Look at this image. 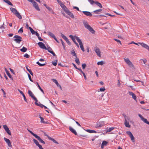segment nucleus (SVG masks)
Masks as SVG:
<instances>
[{
	"label": "nucleus",
	"instance_id": "46",
	"mask_svg": "<svg viewBox=\"0 0 149 149\" xmlns=\"http://www.w3.org/2000/svg\"><path fill=\"white\" fill-rule=\"evenodd\" d=\"M51 141H52L53 142L56 143L57 144H58V142H57L56 140H55L54 139H51Z\"/></svg>",
	"mask_w": 149,
	"mask_h": 149
},
{
	"label": "nucleus",
	"instance_id": "52",
	"mask_svg": "<svg viewBox=\"0 0 149 149\" xmlns=\"http://www.w3.org/2000/svg\"><path fill=\"white\" fill-rule=\"evenodd\" d=\"M83 69H84L86 66V65L85 64H82V65Z\"/></svg>",
	"mask_w": 149,
	"mask_h": 149
},
{
	"label": "nucleus",
	"instance_id": "47",
	"mask_svg": "<svg viewBox=\"0 0 149 149\" xmlns=\"http://www.w3.org/2000/svg\"><path fill=\"white\" fill-rule=\"evenodd\" d=\"M114 40L116 41L117 42L119 43L121 45H122V43H121V42L119 40H118V39H114Z\"/></svg>",
	"mask_w": 149,
	"mask_h": 149
},
{
	"label": "nucleus",
	"instance_id": "17",
	"mask_svg": "<svg viewBox=\"0 0 149 149\" xmlns=\"http://www.w3.org/2000/svg\"><path fill=\"white\" fill-rule=\"evenodd\" d=\"M69 130L71 132L74 133L75 135H77V134L76 131L71 127H69Z\"/></svg>",
	"mask_w": 149,
	"mask_h": 149
},
{
	"label": "nucleus",
	"instance_id": "5",
	"mask_svg": "<svg viewBox=\"0 0 149 149\" xmlns=\"http://www.w3.org/2000/svg\"><path fill=\"white\" fill-rule=\"evenodd\" d=\"M28 93L31 97L35 101V103L37 104V102L38 101V100L34 96L33 93L31 91L29 90Z\"/></svg>",
	"mask_w": 149,
	"mask_h": 149
},
{
	"label": "nucleus",
	"instance_id": "21",
	"mask_svg": "<svg viewBox=\"0 0 149 149\" xmlns=\"http://www.w3.org/2000/svg\"><path fill=\"white\" fill-rule=\"evenodd\" d=\"M125 125V126L128 127L130 128L131 127V126L130 125L129 123V122H127V120H125V121L124 123Z\"/></svg>",
	"mask_w": 149,
	"mask_h": 149
},
{
	"label": "nucleus",
	"instance_id": "29",
	"mask_svg": "<svg viewBox=\"0 0 149 149\" xmlns=\"http://www.w3.org/2000/svg\"><path fill=\"white\" fill-rule=\"evenodd\" d=\"M86 131L87 132L90 133H96V132L94 130H86Z\"/></svg>",
	"mask_w": 149,
	"mask_h": 149
},
{
	"label": "nucleus",
	"instance_id": "63",
	"mask_svg": "<svg viewBox=\"0 0 149 149\" xmlns=\"http://www.w3.org/2000/svg\"><path fill=\"white\" fill-rule=\"evenodd\" d=\"M9 69H10V72L14 74H15V72L14 71V70L12 69L11 68H10Z\"/></svg>",
	"mask_w": 149,
	"mask_h": 149
},
{
	"label": "nucleus",
	"instance_id": "26",
	"mask_svg": "<svg viewBox=\"0 0 149 149\" xmlns=\"http://www.w3.org/2000/svg\"><path fill=\"white\" fill-rule=\"evenodd\" d=\"M27 49L26 47H23L22 49H20V50L22 52H26L27 51Z\"/></svg>",
	"mask_w": 149,
	"mask_h": 149
},
{
	"label": "nucleus",
	"instance_id": "42",
	"mask_svg": "<svg viewBox=\"0 0 149 149\" xmlns=\"http://www.w3.org/2000/svg\"><path fill=\"white\" fill-rule=\"evenodd\" d=\"M36 104L37 106H39L40 107H41L42 108L44 106L41 104H38V103L37 102V104Z\"/></svg>",
	"mask_w": 149,
	"mask_h": 149
},
{
	"label": "nucleus",
	"instance_id": "11",
	"mask_svg": "<svg viewBox=\"0 0 149 149\" xmlns=\"http://www.w3.org/2000/svg\"><path fill=\"white\" fill-rule=\"evenodd\" d=\"M139 43L143 47L149 50V46L148 45L144 43H141V42H139Z\"/></svg>",
	"mask_w": 149,
	"mask_h": 149
},
{
	"label": "nucleus",
	"instance_id": "12",
	"mask_svg": "<svg viewBox=\"0 0 149 149\" xmlns=\"http://www.w3.org/2000/svg\"><path fill=\"white\" fill-rule=\"evenodd\" d=\"M4 139L6 142L8 144V146L9 147H11L12 145L11 144L10 141L9 139L4 137Z\"/></svg>",
	"mask_w": 149,
	"mask_h": 149
},
{
	"label": "nucleus",
	"instance_id": "32",
	"mask_svg": "<svg viewBox=\"0 0 149 149\" xmlns=\"http://www.w3.org/2000/svg\"><path fill=\"white\" fill-rule=\"evenodd\" d=\"M76 63L78 65H79L80 63V61H79V60L78 58H77V57L76 58L75 60Z\"/></svg>",
	"mask_w": 149,
	"mask_h": 149
},
{
	"label": "nucleus",
	"instance_id": "51",
	"mask_svg": "<svg viewBox=\"0 0 149 149\" xmlns=\"http://www.w3.org/2000/svg\"><path fill=\"white\" fill-rule=\"evenodd\" d=\"M132 97L135 100H136V95H135V94H134V95H133L132 96Z\"/></svg>",
	"mask_w": 149,
	"mask_h": 149
},
{
	"label": "nucleus",
	"instance_id": "23",
	"mask_svg": "<svg viewBox=\"0 0 149 149\" xmlns=\"http://www.w3.org/2000/svg\"><path fill=\"white\" fill-rule=\"evenodd\" d=\"M16 17L19 19H22V17L20 13L18 12L15 15Z\"/></svg>",
	"mask_w": 149,
	"mask_h": 149
},
{
	"label": "nucleus",
	"instance_id": "61",
	"mask_svg": "<svg viewBox=\"0 0 149 149\" xmlns=\"http://www.w3.org/2000/svg\"><path fill=\"white\" fill-rule=\"evenodd\" d=\"M66 42H67L68 44L69 45H70L71 43L69 40L68 39L67 40H66Z\"/></svg>",
	"mask_w": 149,
	"mask_h": 149
},
{
	"label": "nucleus",
	"instance_id": "6",
	"mask_svg": "<svg viewBox=\"0 0 149 149\" xmlns=\"http://www.w3.org/2000/svg\"><path fill=\"white\" fill-rule=\"evenodd\" d=\"M76 40L79 43L81 50L83 52L84 51V49L82 41L79 37H76Z\"/></svg>",
	"mask_w": 149,
	"mask_h": 149
},
{
	"label": "nucleus",
	"instance_id": "38",
	"mask_svg": "<svg viewBox=\"0 0 149 149\" xmlns=\"http://www.w3.org/2000/svg\"><path fill=\"white\" fill-rule=\"evenodd\" d=\"M36 63L37 64H38V65L39 66H44L45 65V63H44V64H41L39 62H36Z\"/></svg>",
	"mask_w": 149,
	"mask_h": 149
},
{
	"label": "nucleus",
	"instance_id": "9",
	"mask_svg": "<svg viewBox=\"0 0 149 149\" xmlns=\"http://www.w3.org/2000/svg\"><path fill=\"white\" fill-rule=\"evenodd\" d=\"M3 127L6 132L9 135H11V133L9 129L6 125H4L3 126Z\"/></svg>",
	"mask_w": 149,
	"mask_h": 149
},
{
	"label": "nucleus",
	"instance_id": "64",
	"mask_svg": "<svg viewBox=\"0 0 149 149\" xmlns=\"http://www.w3.org/2000/svg\"><path fill=\"white\" fill-rule=\"evenodd\" d=\"M143 61V63L145 64L147 62V60L146 59H141Z\"/></svg>",
	"mask_w": 149,
	"mask_h": 149
},
{
	"label": "nucleus",
	"instance_id": "58",
	"mask_svg": "<svg viewBox=\"0 0 149 149\" xmlns=\"http://www.w3.org/2000/svg\"><path fill=\"white\" fill-rule=\"evenodd\" d=\"M17 90L19 92V93L22 94V95H23L24 94V93L22 92V91L20 90L19 89H18Z\"/></svg>",
	"mask_w": 149,
	"mask_h": 149
},
{
	"label": "nucleus",
	"instance_id": "15",
	"mask_svg": "<svg viewBox=\"0 0 149 149\" xmlns=\"http://www.w3.org/2000/svg\"><path fill=\"white\" fill-rule=\"evenodd\" d=\"M83 13L86 16L91 17L92 16V14L89 12L83 11Z\"/></svg>",
	"mask_w": 149,
	"mask_h": 149
},
{
	"label": "nucleus",
	"instance_id": "34",
	"mask_svg": "<svg viewBox=\"0 0 149 149\" xmlns=\"http://www.w3.org/2000/svg\"><path fill=\"white\" fill-rule=\"evenodd\" d=\"M27 130L31 134H32L33 136L35 137L37 135V134H34V133H33L30 130H28V129H27Z\"/></svg>",
	"mask_w": 149,
	"mask_h": 149
},
{
	"label": "nucleus",
	"instance_id": "53",
	"mask_svg": "<svg viewBox=\"0 0 149 149\" xmlns=\"http://www.w3.org/2000/svg\"><path fill=\"white\" fill-rule=\"evenodd\" d=\"M134 81H136V82H139V83H142V84H143L144 83L143 81H140V80H136V79H134Z\"/></svg>",
	"mask_w": 149,
	"mask_h": 149
},
{
	"label": "nucleus",
	"instance_id": "44",
	"mask_svg": "<svg viewBox=\"0 0 149 149\" xmlns=\"http://www.w3.org/2000/svg\"><path fill=\"white\" fill-rule=\"evenodd\" d=\"M124 117L125 119V120L127 121V120H130V118L127 116H126V115H125V116H124Z\"/></svg>",
	"mask_w": 149,
	"mask_h": 149
},
{
	"label": "nucleus",
	"instance_id": "22",
	"mask_svg": "<svg viewBox=\"0 0 149 149\" xmlns=\"http://www.w3.org/2000/svg\"><path fill=\"white\" fill-rule=\"evenodd\" d=\"M70 37L71 38V39L74 42H75L76 41L75 39L76 40V37H78L76 36H74V37H73V36H72V35H70Z\"/></svg>",
	"mask_w": 149,
	"mask_h": 149
},
{
	"label": "nucleus",
	"instance_id": "4",
	"mask_svg": "<svg viewBox=\"0 0 149 149\" xmlns=\"http://www.w3.org/2000/svg\"><path fill=\"white\" fill-rule=\"evenodd\" d=\"M125 62L129 66L130 68H134V66L128 58H124Z\"/></svg>",
	"mask_w": 149,
	"mask_h": 149
},
{
	"label": "nucleus",
	"instance_id": "39",
	"mask_svg": "<svg viewBox=\"0 0 149 149\" xmlns=\"http://www.w3.org/2000/svg\"><path fill=\"white\" fill-rule=\"evenodd\" d=\"M57 60H56L52 62V64L53 65L55 66H56L57 64Z\"/></svg>",
	"mask_w": 149,
	"mask_h": 149
},
{
	"label": "nucleus",
	"instance_id": "13",
	"mask_svg": "<svg viewBox=\"0 0 149 149\" xmlns=\"http://www.w3.org/2000/svg\"><path fill=\"white\" fill-rule=\"evenodd\" d=\"M110 25L109 23H106L103 24V28L107 29L110 26Z\"/></svg>",
	"mask_w": 149,
	"mask_h": 149
},
{
	"label": "nucleus",
	"instance_id": "62",
	"mask_svg": "<svg viewBox=\"0 0 149 149\" xmlns=\"http://www.w3.org/2000/svg\"><path fill=\"white\" fill-rule=\"evenodd\" d=\"M57 86L58 87V88H59L61 90H62V87H61V86L60 85V84H56Z\"/></svg>",
	"mask_w": 149,
	"mask_h": 149
},
{
	"label": "nucleus",
	"instance_id": "14",
	"mask_svg": "<svg viewBox=\"0 0 149 149\" xmlns=\"http://www.w3.org/2000/svg\"><path fill=\"white\" fill-rule=\"evenodd\" d=\"M47 50L48 51L52 54H53L54 56H56V54H55V53L52 50V49L50 47H48Z\"/></svg>",
	"mask_w": 149,
	"mask_h": 149
},
{
	"label": "nucleus",
	"instance_id": "41",
	"mask_svg": "<svg viewBox=\"0 0 149 149\" xmlns=\"http://www.w3.org/2000/svg\"><path fill=\"white\" fill-rule=\"evenodd\" d=\"M88 1L91 4H93L95 2L93 1V0H88Z\"/></svg>",
	"mask_w": 149,
	"mask_h": 149
},
{
	"label": "nucleus",
	"instance_id": "18",
	"mask_svg": "<svg viewBox=\"0 0 149 149\" xmlns=\"http://www.w3.org/2000/svg\"><path fill=\"white\" fill-rule=\"evenodd\" d=\"M115 128L114 127H111L109 128L107 130H104V131H105V133H106L108 132H111V131L113 130Z\"/></svg>",
	"mask_w": 149,
	"mask_h": 149
},
{
	"label": "nucleus",
	"instance_id": "43",
	"mask_svg": "<svg viewBox=\"0 0 149 149\" xmlns=\"http://www.w3.org/2000/svg\"><path fill=\"white\" fill-rule=\"evenodd\" d=\"M38 88H39L40 89V90L43 93H44V91H43V90L41 88V87H40V86H39V84H38Z\"/></svg>",
	"mask_w": 149,
	"mask_h": 149
},
{
	"label": "nucleus",
	"instance_id": "33",
	"mask_svg": "<svg viewBox=\"0 0 149 149\" xmlns=\"http://www.w3.org/2000/svg\"><path fill=\"white\" fill-rule=\"evenodd\" d=\"M142 121H143L145 123L149 125V122L146 119L144 118V119Z\"/></svg>",
	"mask_w": 149,
	"mask_h": 149
},
{
	"label": "nucleus",
	"instance_id": "37",
	"mask_svg": "<svg viewBox=\"0 0 149 149\" xmlns=\"http://www.w3.org/2000/svg\"><path fill=\"white\" fill-rule=\"evenodd\" d=\"M71 54H72L73 55V56H75L76 57V58L77 57V56L76 55V54L75 53L74 50L72 51L71 52Z\"/></svg>",
	"mask_w": 149,
	"mask_h": 149
},
{
	"label": "nucleus",
	"instance_id": "1",
	"mask_svg": "<svg viewBox=\"0 0 149 149\" xmlns=\"http://www.w3.org/2000/svg\"><path fill=\"white\" fill-rule=\"evenodd\" d=\"M83 24L85 28L88 30L90 32L92 33H95V31L88 24L87 22L86 21L84 22Z\"/></svg>",
	"mask_w": 149,
	"mask_h": 149
},
{
	"label": "nucleus",
	"instance_id": "60",
	"mask_svg": "<svg viewBox=\"0 0 149 149\" xmlns=\"http://www.w3.org/2000/svg\"><path fill=\"white\" fill-rule=\"evenodd\" d=\"M128 93H129V94L130 95H132V96L133 95H134V93H132V92H128Z\"/></svg>",
	"mask_w": 149,
	"mask_h": 149
},
{
	"label": "nucleus",
	"instance_id": "49",
	"mask_svg": "<svg viewBox=\"0 0 149 149\" xmlns=\"http://www.w3.org/2000/svg\"><path fill=\"white\" fill-rule=\"evenodd\" d=\"M40 118L41 119V122L43 123H45V122L44 121V118L41 116H40Z\"/></svg>",
	"mask_w": 149,
	"mask_h": 149
},
{
	"label": "nucleus",
	"instance_id": "50",
	"mask_svg": "<svg viewBox=\"0 0 149 149\" xmlns=\"http://www.w3.org/2000/svg\"><path fill=\"white\" fill-rule=\"evenodd\" d=\"M24 57L26 58H29V56L28 54H25L24 55Z\"/></svg>",
	"mask_w": 149,
	"mask_h": 149
},
{
	"label": "nucleus",
	"instance_id": "24",
	"mask_svg": "<svg viewBox=\"0 0 149 149\" xmlns=\"http://www.w3.org/2000/svg\"><path fill=\"white\" fill-rule=\"evenodd\" d=\"M95 52L97 54V55L99 57L100 56V50L99 49H96Z\"/></svg>",
	"mask_w": 149,
	"mask_h": 149
},
{
	"label": "nucleus",
	"instance_id": "48",
	"mask_svg": "<svg viewBox=\"0 0 149 149\" xmlns=\"http://www.w3.org/2000/svg\"><path fill=\"white\" fill-rule=\"evenodd\" d=\"M52 80L56 84H58L57 81L56 79H52Z\"/></svg>",
	"mask_w": 149,
	"mask_h": 149
},
{
	"label": "nucleus",
	"instance_id": "36",
	"mask_svg": "<svg viewBox=\"0 0 149 149\" xmlns=\"http://www.w3.org/2000/svg\"><path fill=\"white\" fill-rule=\"evenodd\" d=\"M60 5L61 8L63 9L66 6H65L64 4L63 3L60 2Z\"/></svg>",
	"mask_w": 149,
	"mask_h": 149
},
{
	"label": "nucleus",
	"instance_id": "54",
	"mask_svg": "<svg viewBox=\"0 0 149 149\" xmlns=\"http://www.w3.org/2000/svg\"><path fill=\"white\" fill-rule=\"evenodd\" d=\"M138 116L139 117L141 118V120H142L144 118L140 114H139Z\"/></svg>",
	"mask_w": 149,
	"mask_h": 149
},
{
	"label": "nucleus",
	"instance_id": "16",
	"mask_svg": "<svg viewBox=\"0 0 149 149\" xmlns=\"http://www.w3.org/2000/svg\"><path fill=\"white\" fill-rule=\"evenodd\" d=\"M35 138H36L40 143L44 144H45V141H43L39 136H38L37 135L35 137Z\"/></svg>",
	"mask_w": 149,
	"mask_h": 149
},
{
	"label": "nucleus",
	"instance_id": "20",
	"mask_svg": "<svg viewBox=\"0 0 149 149\" xmlns=\"http://www.w3.org/2000/svg\"><path fill=\"white\" fill-rule=\"evenodd\" d=\"M10 9L11 12L15 15L18 12L17 11L15 8H10Z\"/></svg>",
	"mask_w": 149,
	"mask_h": 149
},
{
	"label": "nucleus",
	"instance_id": "27",
	"mask_svg": "<svg viewBox=\"0 0 149 149\" xmlns=\"http://www.w3.org/2000/svg\"><path fill=\"white\" fill-rule=\"evenodd\" d=\"M102 11V9H100L95 10L93 11V12L96 14H99V13L101 12Z\"/></svg>",
	"mask_w": 149,
	"mask_h": 149
},
{
	"label": "nucleus",
	"instance_id": "2",
	"mask_svg": "<svg viewBox=\"0 0 149 149\" xmlns=\"http://www.w3.org/2000/svg\"><path fill=\"white\" fill-rule=\"evenodd\" d=\"M14 40L18 44H19L22 41V38L19 36L16 35L14 37Z\"/></svg>",
	"mask_w": 149,
	"mask_h": 149
},
{
	"label": "nucleus",
	"instance_id": "59",
	"mask_svg": "<svg viewBox=\"0 0 149 149\" xmlns=\"http://www.w3.org/2000/svg\"><path fill=\"white\" fill-rule=\"evenodd\" d=\"M1 90L3 92V95H4V97H6V93L3 90V89H1Z\"/></svg>",
	"mask_w": 149,
	"mask_h": 149
},
{
	"label": "nucleus",
	"instance_id": "10",
	"mask_svg": "<svg viewBox=\"0 0 149 149\" xmlns=\"http://www.w3.org/2000/svg\"><path fill=\"white\" fill-rule=\"evenodd\" d=\"M38 44L39 46V47L41 48L47 50V48L45 46V44L42 42H39L38 43Z\"/></svg>",
	"mask_w": 149,
	"mask_h": 149
},
{
	"label": "nucleus",
	"instance_id": "25",
	"mask_svg": "<svg viewBox=\"0 0 149 149\" xmlns=\"http://www.w3.org/2000/svg\"><path fill=\"white\" fill-rule=\"evenodd\" d=\"M47 34L49 36L53 38H54L55 37V35L52 33L50 32H48Z\"/></svg>",
	"mask_w": 149,
	"mask_h": 149
},
{
	"label": "nucleus",
	"instance_id": "3",
	"mask_svg": "<svg viewBox=\"0 0 149 149\" xmlns=\"http://www.w3.org/2000/svg\"><path fill=\"white\" fill-rule=\"evenodd\" d=\"M63 10L64 11L67 13L68 15H69L72 18H74V16L73 14L68 9L66 6L64 8Z\"/></svg>",
	"mask_w": 149,
	"mask_h": 149
},
{
	"label": "nucleus",
	"instance_id": "45",
	"mask_svg": "<svg viewBox=\"0 0 149 149\" xmlns=\"http://www.w3.org/2000/svg\"><path fill=\"white\" fill-rule=\"evenodd\" d=\"M23 29H22V28H21L18 31V32L19 33H22L23 32Z\"/></svg>",
	"mask_w": 149,
	"mask_h": 149
},
{
	"label": "nucleus",
	"instance_id": "40",
	"mask_svg": "<svg viewBox=\"0 0 149 149\" xmlns=\"http://www.w3.org/2000/svg\"><path fill=\"white\" fill-rule=\"evenodd\" d=\"M108 142L106 141H103V146H106L108 144Z\"/></svg>",
	"mask_w": 149,
	"mask_h": 149
},
{
	"label": "nucleus",
	"instance_id": "28",
	"mask_svg": "<svg viewBox=\"0 0 149 149\" xmlns=\"http://www.w3.org/2000/svg\"><path fill=\"white\" fill-rule=\"evenodd\" d=\"M29 29L32 34H35L36 31H35L31 27H29Z\"/></svg>",
	"mask_w": 149,
	"mask_h": 149
},
{
	"label": "nucleus",
	"instance_id": "8",
	"mask_svg": "<svg viewBox=\"0 0 149 149\" xmlns=\"http://www.w3.org/2000/svg\"><path fill=\"white\" fill-rule=\"evenodd\" d=\"M32 1L30 2L31 3H32L33 4V7L35 8L38 11L40 10V9L38 7V5L36 2L33 1V0H32Z\"/></svg>",
	"mask_w": 149,
	"mask_h": 149
},
{
	"label": "nucleus",
	"instance_id": "35",
	"mask_svg": "<svg viewBox=\"0 0 149 149\" xmlns=\"http://www.w3.org/2000/svg\"><path fill=\"white\" fill-rule=\"evenodd\" d=\"M61 37L63 38V39H64L65 41L68 39L66 36H64L62 33H61Z\"/></svg>",
	"mask_w": 149,
	"mask_h": 149
},
{
	"label": "nucleus",
	"instance_id": "7",
	"mask_svg": "<svg viewBox=\"0 0 149 149\" xmlns=\"http://www.w3.org/2000/svg\"><path fill=\"white\" fill-rule=\"evenodd\" d=\"M126 133L131 138V140L133 142H135V140L134 137L133 136L132 134V133L130 131H127L126 132Z\"/></svg>",
	"mask_w": 149,
	"mask_h": 149
},
{
	"label": "nucleus",
	"instance_id": "56",
	"mask_svg": "<svg viewBox=\"0 0 149 149\" xmlns=\"http://www.w3.org/2000/svg\"><path fill=\"white\" fill-rule=\"evenodd\" d=\"M22 95V96H23V97H24V101L26 102H27V99H26V97H25V95H24V94L23 95Z\"/></svg>",
	"mask_w": 149,
	"mask_h": 149
},
{
	"label": "nucleus",
	"instance_id": "31",
	"mask_svg": "<svg viewBox=\"0 0 149 149\" xmlns=\"http://www.w3.org/2000/svg\"><path fill=\"white\" fill-rule=\"evenodd\" d=\"M95 3V4H96V5L97 6H98L100 8H102V4L100 3H99L97 1H96L95 2V3Z\"/></svg>",
	"mask_w": 149,
	"mask_h": 149
},
{
	"label": "nucleus",
	"instance_id": "55",
	"mask_svg": "<svg viewBox=\"0 0 149 149\" xmlns=\"http://www.w3.org/2000/svg\"><path fill=\"white\" fill-rule=\"evenodd\" d=\"M7 74L8 75V76L10 77V78L11 79H13L12 78V77L9 72H8V73H7Z\"/></svg>",
	"mask_w": 149,
	"mask_h": 149
},
{
	"label": "nucleus",
	"instance_id": "30",
	"mask_svg": "<svg viewBox=\"0 0 149 149\" xmlns=\"http://www.w3.org/2000/svg\"><path fill=\"white\" fill-rule=\"evenodd\" d=\"M3 1L9 5L11 6L13 5V4L8 0H3Z\"/></svg>",
	"mask_w": 149,
	"mask_h": 149
},
{
	"label": "nucleus",
	"instance_id": "19",
	"mask_svg": "<svg viewBox=\"0 0 149 149\" xmlns=\"http://www.w3.org/2000/svg\"><path fill=\"white\" fill-rule=\"evenodd\" d=\"M33 141L34 142V143L38 147H39L40 146H41V145L39 144V142H38V141L36 139H33Z\"/></svg>",
	"mask_w": 149,
	"mask_h": 149
},
{
	"label": "nucleus",
	"instance_id": "57",
	"mask_svg": "<svg viewBox=\"0 0 149 149\" xmlns=\"http://www.w3.org/2000/svg\"><path fill=\"white\" fill-rule=\"evenodd\" d=\"M97 64L98 65H102V61H101L100 62H99L97 63Z\"/></svg>",
	"mask_w": 149,
	"mask_h": 149
}]
</instances>
